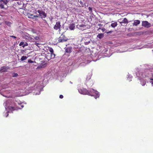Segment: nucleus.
I'll use <instances>...</instances> for the list:
<instances>
[{
    "label": "nucleus",
    "instance_id": "obj_1",
    "mask_svg": "<svg viewBox=\"0 0 153 153\" xmlns=\"http://www.w3.org/2000/svg\"><path fill=\"white\" fill-rule=\"evenodd\" d=\"M10 105L11 106L8 107L6 105V106L8 107V109L11 111L21 109L24 107L23 105H21L19 103H16L13 101L11 102Z\"/></svg>",
    "mask_w": 153,
    "mask_h": 153
},
{
    "label": "nucleus",
    "instance_id": "obj_2",
    "mask_svg": "<svg viewBox=\"0 0 153 153\" xmlns=\"http://www.w3.org/2000/svg\"><path fill=\"white\" fill-rule=\"evenodd\" d=\"M141 76L140 77H142L143 78L149 77L153 76V74L149 70L146 69L143 71L141 72Z\"/></svg>",
    "mask_w": 153,
    "mask_h": 153
},
{
    "label": "nucleus",
    "instance_id": "obj_3",
    "mask_svg": "<svg viewBox=\"0 0 153 153\" xmlns=\"http://www.w3.org/2000/svg\"><path fill=\"white\" fill-rule=\"evenodd\" d=\"M79 92L83 94H87L91 96H94L92 93L91 90H88L86 88H82L81 89H78Z\"/></svg>",
    "mask_w": 153,
    "mask_h": 153
},
{
    "label": "nucleus",
    "instance_id": "obj_4",
    "mask_svg": "<svg viewBox=\"0 0 153 153\" xmlns=\"http://www.w3.org/2000/svg\"><path fill=\"white\" fill-rule=\"evenodd\" d=\"M68 40V39L63 34H62L61 36L58 39V42H66Z\"/></svg>",
    "mask_w": 153,
    "mask_h": 153
},
{
    "label": "nucleus",
    "instance_id": "obj_5",
    "mask_svg": "<svg viewBox=\"0 0 153 153\" xmlns=\"http://www.w3.org/2000/svg\"><path fill=\"white\" fill-rule=\"evenodd\" d=\"M37 12L39 13L38 16L40 17L42 19L45 18L47 16V14L42 10H37Z\"/></svg>",
    "mask_w": 153,
    "mask_h": 153
},
{
    "label": "nucleus",
    "instance_id": "obj_6",
    "mask_svg": "<svg viewBox=\"0 0 153 153\" xmlns=\"http://www.w3.org/2000/svg\"><path fill=\"white\" fill-rule=\"evenodd\" d=\"M77 26L79 29L82 30H86L87 29H88L90 27L89 26L83 24H81L79 25H78Z\"/></svg>",
    "mask_w": 153,
    "mask_h": 153
},
{
    "label": "nucleus",
    "instance_id": "obj_7",
    "mask_svg": "<svg viewBox=\"0 0 153 153\" xmlns=\"http://www.w3.org/2000/svg\"><path fill=\"white\" fill-rule=\"evenodd\" d=\"M0 8H4V4H6L8 3L7 0H0Z\"/></svg>",
    "mask_w": 153,
    "mask_h": 153
},
{
    "label": "nucleus",
    "instance_id": "obj_8",
    "mask_svg": "<svg viewBox=\"0 0 153 153\" xmlns=\"http://www.w3.org/2000/svg\"><path fill=\"white\" fill-rule=\"evenodd\" d=\"M142 26L146 27H149L151 26V24L147 21H143L142 22Z\"/></svg>",
    "mask_w": 153,
    "mask_h": 153
},
{
    "label": "nucleus",
    "instance_id": "obj_9",
    "mask_svg": "<svg viewBox=\"0 0 153 153\" xmlns=\"http://www.w3.org/2000/svg\"><path fill=\"white\" fill-rule=\"evenodd\" d=\"M61 25H60V22H57L56 23V24L53 27L54 29L57 30L58 29L60 30Z\"/></svg>",
    "mask_w": 153,
    "mask_h": 153
},
{
    "label": "nucleus",
    "instance_id": "obj_10",
    "mask_svg": "<svg viewBox=\"0 0 153 153\" xmlns=\"http://www.w3.org/2000/svg\"><path fill=\"white\" fill-rule=\"evenodd\" d=\"M119 22L123 26H124L125 25H123L122 24V23L124 24V25H126L128 22V20L126 18H124L123 20L121 22Z\"/></svg>",
    "mask_w": 153,
    "mask_h": 153
},
{
    "label": "nucleus",
    "instance_id": "obj_11",
    "mask_svg": "<svg viewBox=\"0 0 153 153\" xmlns=\"http://www.w3.org/2000/svg\"><path fill=\"white\" fill-rule=\"evenodd\" d=\"M8 69V67L3 66L1 67V68H0V72L1 73L2 72H5Z\"/></svg>",
    "mask_w": 153,
    "mask_h": 153
},
{
    "label": "nucleus",
    "instance_id": "obj_12",
    "mask_svg": "<svg viewBox=\"0 0 153 153\" xmlns=\"http://www.w3.org/2000/svg\"><path fill=\"white\" fill-rule=\"evenodd\" d=\"M28 17L32 19H34V18H38L39 16L37 15H34L33 14L31 13H28L27 14Z\"/></svg>",
    "mask_w": 153,
    "mask_h": 153
},
{
    "label": "nucleus",
    "instance_id": "obj_13",
    "mask_svg": "<svg viewBox=\"0 0 153 153\" xmlns=\"http://www.w3.org/2000/svg\"><path fill=\"white\" fill-rule=\"evenodd\" d=\"M72 48L71 47H67L65 48V52L67 53H70L72 51Z\"/></svg>",
    "mask_w": 153,
    "mask_h": 153
},
{
    "label": "nucleus",
    "instance_id": "obj_14",
    "mask_svg": "<svg viewBox=\"0 0 153 153\" xmlns=\"http://www.w3.org/2000/svg\"><path fill=\"white\" fill-rule=\"evenodd\" d=\"M69 28L71 30H74L75 27V25L74 23H71L69 25Z\"/></svg>",
    "mask_w": 153,
    "mask_h": 153
},
{
    "label": "nucleus",
    "instance_id": "obj_15",
    "mask_svg": "<svg viewBox=\"0 0 153 153\" xmlns=\"http://www.w3.org/2000/svg\"><path fill=\"white\" fill-rule=\"evenodd\" d=\"M25 38L27 40H29L30 41H32V40H34L29 34H27L25 35Z\"/></svg>",
    "mask_w": 153,
    "mask_h": 153
},
{
    "label": "nucleus",
    "instance_id": "obj_16",
    "mask_svg": "<svg viewBox=\"0 0 153 153\" xmlns=\"http://www.w3.org/2000/svg\"><path fill=\"white\" fill-rule=\"evenodd\" d=\"M140 22L139 20H135L134 21L133 23V25L137 26V25L140 24Z\"/></svg>",
    "mask_w": 153,
    "mask_h": 153
},
{
    "label": "nucleus",
    "instance_id": "obj_17",
    "mask_svg": "<svg viewBox=\"0 0 153 153\" xmlns=\"http://www.w3.org/2000/svg\"><path fill=\"white\" fill-rule=\"evenodd\" d=\"M141 84L143 86H144L146 83V81L145 80L141 79H140Z\"/></svg>",
    "mask_w": 153,
    "mask_h": 153
},
{
    "label": "nucleus",
    "instance_id": "obj_18",
    "mask_svg": "<svg viewBox=\"0 0 153 153\" xmlns=\"http://www.w3.org/2000/svg\"><path fill=\"white\" fill-rule=\"evenodd\" d=\"M117 22H114L113 23H111V26L113 27H115L117 25Z\"/></svg>",
    "mask_w": 153,
    "mask_h": 153
},
{
    "label": "nucleus",
    "instance_id": "obj_19",
    "mask_svg": "<svg viewBox=\"0 0 153 153\" xmlns=\"http://www.w3.org/2000/svg\"><path fill=\"white\" fill-rule=\"evenodd\" d=\"M5 24H6L7 26L10 27L11 26V25L12 24V23L10 22H8V21H5Z\"/></svg>",
    "mask_w": 153,
    "mask_h": 153
},
{
    "label": "nucleus",
    "instance_id": "obj_20",
    "mask_svg": "<svg viewBox=\"0 0 153 153\" xmlns=\"http://www.w3.org/2000/svg\"><path fill=\"white\" fill-rule=\"evenodd\" d=\"M92 90L94 91V92L95 93V94H96V97H99L100 96V94H99V93L97 91H94V90L93 89H92Z\"/></svg>",
    "mask_w": 153,
    "mask_h": 153
},
{
    "label": "nucleus",
    "instance_id": "obj_21",
    "mask_svg": "<svg viewBox=\"0 0 153 153\" xmlns=\"http://www.w3.org/2000/svg\"><path fill=\"white\" fill-rule=\"evenodd\" d=\"M27 58V57L26 56H23L20 59L22 61H23L26 59Z\"/></svg>",
    "mask_w": 153,
    "mask_h": 153
},
{
    "label": "nucleus",
    "instance_id": "obj_22",
    "mask_svg": "<svg viewBox=\"0 0 153 153\" xmlns=\"http://www.w3.org/2000/svg\"><path fill=\"white\" fill-rule=\"evenodd\" d=\"M149 79L150 81H149V82L151 83L152 86L153 85V76L152 77H151L149 78Z\"/></svg>",
    "mask_w": 153,
    "mask_h": 153
},
{
    "label": "nucleus",
    "instance_id": "obj_23",
    "mask_svg": "<svg viewBox=\"0 0 153 153\" xmlns=\"http://www.w3.org/2000/svg\"><path fill=\"white\" fill-rule=\"evenodd\" d=\"M103 36V34L102 33L99 34L97 36V37L101 39L102 38Z\"/></svg>",
    "mask_w": 153,
    "mask_h": 153
},
{
    "label": "nucleus",
    "instance_id": "obj_24",
    "mask_svg": "<svg viewBox=\"0 0 153 153\" xmlns=\"http://www.w3.org/2000/svg\"><path fill=\"white\" fill-rule=\"evenodd\" d=\"M91 74H89L87 76V77L86 78V80L87 81L89 80H90L91 79Z\"/></svg>",
    "mask_w": 153,
    "mask_h": 153
},
{
    "label": "nucleus",
    "instance_id": "obj_25",
    "mask_svg": "<svg viewBox=\"0 0 153 153\" xmlns=\"http://www.w3.org/2000/svg\"><path fill=\"white\" fill-rule=\"evenodd\" d=\"M55 56V54L53 53H51V59H53Z\"/></svg>",
    "mask_w": 153,
    "mask_h": 153
},
{
    "label": "nucleus",
    "instance_id": "obj_26",
    "mask_svg": "<svg viewBox=\"0 0 153 153\" xmlns=\"http://www.w3.org/2000/svg\"><path fill=\"white\" fill-rule=\"evenodd\" d=\"M24 44V42H20V43H19V46H23Z\"/></svg>",
    "mask_w": 153,
    "mask_h": 153
},
{
    "label": "nucleus",
    "instance_id": "obj_27",
    "mask_svg": "<svg viewBox=\"0 0 153 153\" xmlns=\"http://www.w3.org/2000/svg\"><path fill=\"white\" fill-rule=\"evenodd\" d=\"M89 11L91 13H92V8L91 7H89L88 8Z\"/></svg>",
    "mask_w": 153,
    "mask_h": 153
},
{
    "label": "nucleus",
    "instance_id": "obj_28",
    "mask_svg": "<svg viewBox=\"0 0 153 153\" xmlns=\"http://www.w3.org/2000/svg\"><path fill=\"white\" fill-rule=\"evenodd\" d=\"M49 51H50V52H51V53H53V49L51 48L50 49H49Z\"/></svg>",
    "mask_w": 153,
    "mask_h": 153
},
{
    "label": "nucleus",
    "instance_id": "obj_29",
    "mask_svg": "<svg viewBox=\"0 0 153 153\" xmlns=\"http://www.w3.org/2000/svg\"><path fill=\"white\" fill-rule=\"evenodd\" d=\"M28 45V44L26 42H25V43H24V45L22 46V47L23 48H24L25 46H27Z\"/></svg>",
    "mask_w": 153,
    "mask_h": 153
},
{
    "label": "nucleus",
    "instance_id": "obj_30",
    "mask_svg": "<svg viewBox=\"0 0 153 153\" xmlns=\"http://www.w3.org/2000/svg\"><path fill=\"white\" fill-rule=\"evenodd\" d=\"M33 36V37L36 40H38L39 39V37H38V36H36L35 37H34Z\"/></svg>",
    "mask_w": 153,
    "mask_h": 153
},
{
    "label": "nucleus",
    "instance_id": "obj_31",
    "mask_svg": "<svg viewBox=\"0 0 153 153\" xmlns=\"http://www.w3.org/2000/svg\"><path fill=\"white\" fill-rule=\"evenodd\" d=\"M28 62L29 63H33V61H32L31 59H29L28 60Z\"/></svg>",
    "mask_w": 153,
    "mask_h": 153
},
{
    "label": "nucleus",
    "instance_id": "obj_32",
    "mask_svg": "<svg viewBox=\"0 0 153 153\" xmlns=\"http://www.w3.org/2000/svg\"><path fill=\"white\" fill-rule=\"evenodd\" d=\"M10 37H12V38H13L14 39H16V37L15 36H10Z\"/></svg>",
    "mask_w": 153,
    "mask_h": 153
},
{
    "label": "nucleus",
    "instance_id": "obj_33",
    "mask_svg": "<svg viewBox=\"0 0 153 153\" xmlns=\"http://www.w3.org/2000/svg\"><path fill=\"white\" fill-rule=\"evenodd\" d=\"M101 30L102 32H104L106 30V29L104 28H102Z\"/></svg>",
    "mask_w": 153,
    "mask_h": 153
},
{
    "label": "nucleus",
    "instance_id": "obj_34",
    "mask_svg": "<svg viewBox=\"0 0 153 153\" xmlns=\"http://www.w3.org/2000/svg\"><path fill=\"white\" fill-rule=\"evenodd\" d=\"M63 96L62 95H60V96H59V98L61 99H62L63 98Z\"/></svg>",
    "mask_w": 153,
    "mask_h": 153
},
{
    "label": "nucleus",
    "instance_id": "obj_35",
    "mask_svg": "<svg viewBox=\"0 0 153 153\" xmlns=\"http://www.w3.org/2000/svg\"><path fill=\"white\" fill-rule=\"evenodd\" d=\"M18 74L17 73H15L14 75L13 76L14 77H16L18 76Z\"/></svg>",
    "mask_w": 153,
    "mask_h": 153
},
{
    "label": "nucleus",
    "instance_id": "obj_36",
    "mask_svg": "<svg viewBox=\"0 0 153 153\" xmlns=\"http://www.w3.org/2000/svg\"><path fill=\"white\" fill-rule=\"evenodd\" d=\"M21 51H22V53L23 54V52H25V50H22Z\"/></svg>",
    "mask_w": 153,
    "mask_h": 153
},
{
    "label": "nucleus",
    "instance_id": "obj_37",
    "mask_svg": "<svg viewBox=\"0 0 153 153\" xmlns=\"http://www.w3.org/2000/svg\"><path fill=\"white\" fill-rule=\"evenodd\" d=\"M111 32H112L111 31H109L108 32H107L106 33H111Z\"/></svg>",
    "mask_w": 153,
    "mask_h": 153
},
{
    "label": "nucleus",
    "instance_id": "obj_38",
    "mask_svg": "<svg viewBox=\"0 0 153 153\" xmlns=\"http://www.w3.org/2000/svg\"><path fill=\"white\" fill-rule=\"evenodd\" d=\"M6 114H6V117H7L8 116V115L9 114H8V113H6Z\"/></svg>",
    "mask_w": 153,
    "mask_h": 153
},
{
    "label": "nucleus",
    "instance_id": "obj_39",
    "mask_svg": "<svg viewBox=\"0 0 153 153\" xmlns=\"http://www.w3.org/2000/svg\"><path fill=\"white\" fill-rule=\"evenodd\" d=\"M36 45L37 46H38V45H39V43H36Z\"/></svg>",
    "mask_w": 153,
    "mask_h": 153
},
{
    "label": "nucleus",
    "instance_id": "obj_40",
    "mask_svg": "<svg viewBox=\"0 0 153 153\" xmlns=\"http://www.w3.org/2000/svg\"><path fill=\"white\" fill-rule=\"evenodd\" d=\"M41 1H47L48 0H41Z\"/></svg>",
    "mask_w": 153,
    "mask_h": 153
}]
</instances>
